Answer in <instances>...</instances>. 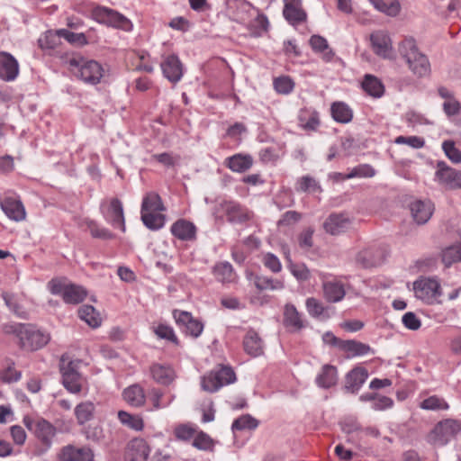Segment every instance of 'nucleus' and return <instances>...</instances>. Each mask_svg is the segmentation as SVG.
Returning <instances> with one entry per match:
<instances>
[{
  "instance_id": "f257e3e1",
  "label": "nucleus",
  "mask_w": 461,
  "mask_h": 461,
  "mask_svg": "<svg viewBox=\"0 0 461 461\" xmlns=\"http://www.w3.org/2000/svg\"><path fill=\"white\" fill-rule=\"evenodd\" d=\"M2 331L6 335L15 336L19 340L20 348L30 351L43 348L50 340L49 333L29 323H5L2 326Z\"/></svg>"
},
{
  "instance_id": "f03ea898",
  "label": "nucleus",
  "mask_w": 461,
  "mask_h": 461,
  "mask_svg": "<svg viewBox=\"0 0 461 461\" xmlns=\"http://www.w3.org/2000/svg\"><path fill=\"white\" fill-rule=\"evenodd\" d=\"M399 53L405 60L411 73L423 77L430 73V63L428 57L419 50L413 38H405L399 45Z\"/></svg>"
},
{
  "instance_id": "7ed1b4c3",
  "label": "nucleus",
  "mask_w": 461,
  "mask_h": 461,
  "mask_svg": "<svg viewBox=\"0 0 461 461\" xmlns=\"http://www.w3.org/2000/svg\"><path fill=\"white\" fill-rule=\"evenodd\" d=\"M68 65L69 70L86 84L97 85L104 76V68L99 62L81 56L68 59Z\"/></svg>"
},
{
  "instance_id": "20e7f679",
  "label": "nucleus",
  "mask_w": 461,
  "mask_h": 461,
  "mask_svg": "<svg viewBox=\"0 0 461 461\" xmlns=\"http://www.w3.org/2000/svg\"><path fill=\"white\" fill-rule=\"evenodd\" d=\"M48 289L53 295H59L68 304H78L87 295L86 288L63 279L53 278L48 283Z\"/></svg>"
},
{
  "instance_id": "39448f33",
  "label": "nucleus",
  "mask_w": 461,
  "mask_h": 461,
  "mask_svg": "<svg viewBox=\"0 0 461 461\" xmlns=\"http://www.w3.org/2000/svg\"><path fill=\"white\" fill-rule=\"evenodd\" d=\"M91 17L98 23L124 32H131L133 28L130 19L118 11L106 6H95L91 11Z\"/></svg>"
},
{
  "instance_id": "423d86ee",
  "label": "nucleus",
  "mask_w": 461,
  "mask_h": 461,
  "mask_svg": "<svg viewBox=\"0 0 461 461\" xmlns=\"http://www.w3.org/2000/svg\"><path fill=\"white\" fill-rule=\"evenodd\" d=\"M80 361L70 360L63 355L60 358L59 369L64 387L72 393H78L82 390V376L78 371Z\"/></svg>"
},
{
  "instance_id": "0eeeda50",
  "label": "nucleus",
  "mask_w": 461,
  "mask_h": 461,
  "mask_svg": "<svg viewBox=\"0 0 461 461\" xmlns=\"http://www.w3.org/2000/svg\"><path fill=\"white\" fill-rule=\"evenodd\" d=\"M413 290L416 298L427 304L435 303L442 294L440 282L437 277L420 276L413 283Z\"/></svg>"
},
{
  "instance_id": "6e6552de",
  "label": "nucleus",
  "mask_w": 461,
  "mask_h": 461,
  "mask_svg": "<svg viewBox=\"0 0 461 461\" xmlns=\"http://www.w3.org/2000/svg\"><path fill=\"white\" fill-rule=\"evenodd\" d=\"M236 380V375L230 366H221L217 370L211 371L202 378L203 390L214 393L224 385H228Z\"/></svg>"
},
{
  "instance_id": "1a4fd4ad",
  "label": "nucleus",
  "mask_w": 461,
  "mask_h": 461,
  "mask_svg": "<svg viewBox=\"0 0 461 461\" xmlns=\"http://www.w3.org/2000/svg\"><path fill=\"white\" fill-rule=\"evenodd\" d=\"M387 253V248L384 245L372 244L359 250L355 261L363 268L376 267L384 263Z\"/></svg>"
},
{
  "instance_id": "9d476101",
  "label": "nucleus",
  "mask_w": 461,
  "mask_h": 461,
  "mask_svg": "<svg viewBox=\"0 0 461 461\" xmlns=\"http://www.w3.org/2000/svg\"><path fill=\"white\" fill-rule=\"evenodd\" d=\"M101 212L105 221L114 228L125 231V220L122 202L118 198L104 199L100 203Z\"/></svg>"
},
{
  "instance_id": "9b49d317",
  "label": "nucleus",
  "mask_w": 461,
  "mask_h": 461,
  "mask_svg": "<svg viewBox=\"0 0 461 461\" xmlns=\"http://www.w3.org/2000/svg\"><path fill=\"white\" fill-rule=\"evenodd\" d=\"M434 180L450 190L461 189V170L449 167L445 161L437 162Z\"/></svg>"
},
{
  "instance_id": "f8f14e48",
  "label": "nucleus",
  "mask_w": 461,
  "mask_h": 461,
  "mask_svg": "<svg viewBox=\"0 0 461 461\" xmlns=\"http://www.w3.org/2000/svg\"><path fill=\"white\" fill-rule=\"evenodd\" d=\"M227 221L232 224H245L253 219L254 213L239 202L230 200L220 203Z\"/></svg>"
},
{
  "instance_id": "ddd939ff",
  "label": "nucleus",
  "mask_w": 461,
  "mask_h": 461,
  "mask_svg": "<svg viewBox=\"0 0 461 461\" xmlns=\"http://www.w3.org/2000/svg\"><path fill=\"white\" fill-rule=\"evenodd\" d=\"M23 422L46 447L51 446L52 439L56 435V428L50 422L44 419L32 420L27 417L24 418Z\"/></svg>"
},
{
  "instance_id": "4468645a",
  "label": "nucleus",
  "mask_w": 461,
  "mask_h": 461,
  "mask_svg": "<svg viewBox=\"0 0 461 461\" xmlns=\"http://www.w3.org/2000/svg\"><path fill=\"white\" fill-rule=\"evenodd\" d=\"M460 430V425L454 420H445L438 422L430 434V442L435 446L447 444Z\"/></svg>"
},
{
  "instance_id": "2eb2a0df",
  "label": "nucleus",
  "mask_w": 461,
  "mask_h": 461,
  "mask_svg": "<svg viewBox=\"0 0 461 461\" xmlns=\"http://www.w3.org/2000/svg\"><path fill=\"white\" fill-rule=\"evenodd\" d=\"M173 318L175 319L178 328L186 336L196 339L202 334L203 330V322L197 319H194L188 312L174 310Z\"/></svg>"
},
{
  "instance_id": "dca6fc26",
  "label": "nucleus",
  "mask_w": 461,
  "mask_h": 461,
  "mask_svg": "<svg viewBox=\"0 0 461 461\" xmlns=\"http://www.w3.org/2000/svg\"><path fill=\"white\" fill-rule=\"evenodd\" d=\"M160 68L163 76L171 83H178L184 75V66L176 54L167 55L163 58Z\"/></svg>"
},
{
  "instance_id": "f3484780",
  "label": "nucleus",
  "mask_w": 461,
  "mask_h": 461,
  "mask_svg": "<svg viewBox=\"0 0 461 461\" xmlns=\"http://www.w3.org/2000/svg\"><path fill=\"white\" fill-rule=\"evenodd\" d=\"M0 206L8 219L14 221H22L26 218L25 208L16 195H5L0 200Z\"/></svg>"
},
{
  "instance_id": "a211bd4d",
  "label": "nucleus",
  "mask_w": 461,
  "mask_h": 461,
  "mask_svg": "<svg viewBox=\"0 0 461 461\" xmlns=\"http://www.w3.org/2000/svg\"><path fill=\"white\" fill-rule=\"evenodd\" d=\"M350 225L351 220L346 213H331L323 222L325 231L333 236L347 231Z\"/></svg>"
},
{
  "instance_id": "6ab92c4d",
  "label": "nucleus",
  "mask_w": 461,
  "mask_h": 461,
  "mask_svg": "<svg viewBox=\"0 0 461 461\" xmlns=\"http://www.w3.org/2000/svg\"><path fill=\"white\" fill-rule=\"evenodd\" d=\"M19 75V63L16 59L5 51L0 52V79L14 81Z\"/></svg>"
},
{
  "instance_id": "aec40b11",
  "label": "nucleus",
  "mask_w": 461,
  "mask_h": 461,
  "mask_svg": "<svg viewBox=\"0 0 461 461\" xmlns=\"http://www.w3.org/2000/svg\"><path fill=\"white\" fill-rule=\"evenodd\" d=\"M284 2L283 14L291 25L296 26L306 21L307 14L302 8L301 0H284Z\"/></svg>"
},
{
  "instance_id": "412c9836",
  "label": "nucleus",
  "mask_w": 461,
  "mask_h": 461,
  "mask_svg": "<svg viewBox=\"0 0 461 461\" xmlns=\"http://www.w3.org/2000/svg\"><path fill=\"white\" fill-rule=\"evenodd\" d=\"M59 458L61 461H94L95 454L89 447L68 445L61 449Z\"/></svg>"
},
{
  "instance_id": "4be33fe9",
  "label": "nucleus",
  "mask_w": 461,
  "mask_h": 461,
  "mask_svg": "<svg viewBox=\"0 0 461 461\" xmlns=\"http://www.w3.org/2000/svg\"><path fill=\"white\" fill-rule=\"evenodd\" d=\"M245 27L249 32L250 36L259 38L268 32L270 23L267 16L257 8Z\"/></svg>"
},
{
  "instance_id": "5701e85b",
  "label": "nucleus",
  "mask_w": 461,
  "mask_h": 461,
  "mask_svg": "<svg viewBox=\"0 0 461 461\" xmlns=\"http://www.w3.org/2000/svg\"><path fill=\"white\" fill-rule=\"evenodd\" d=\"M434 203L430 200H417L411 203V212L418 224L426 223L432 216Z\"/></svg>"
},
{
  "instance_id": "b1692460",
  "label": "nucleus",
  "mask_w": 461,
  "mask_h": 461,
  "mask_svg": "<svg viewBox=\"0 0 461 461\" xmlns=\"http://www.w3.org/2000/svg\"><path fill=\"white\" fill-rule=\"evenodd\" d=\"M195 225L185 219L175 221L170 228L171 233L180 240L191 241L196 239Z\"/></svg>"
},
{
  "instance_id": "393cba45",
  "label": "nucleus",
  "mask_w": 461,
  "mask_h": 461,
  "mask_svg": "<svg viewBox=\"0 0 461 461\" xmlns=\"http://www.w3.org/2000/svg\"><path fill=\"white\" fill-rule=\"evenodd\" d=\"M150 448L143 438H134L128 444L126 457L128 461H147Z\"/></svg>"
},
{
  "instance_id": "a878e982",
  "label": "nucleus",
  "mask_w": 461,
  "mask_h": 461,
  "mask_svg": "<svg viewBox=\"0 0 461 461\" xmlns=\"http://www.w3.org/2000/svg\"><path fill=\"white\" fill-rule=\"evenodd\" d=\"M368 377V372L365 367L357 366L350 370L346 375L345 389L352 393H357Z\"/></svg>"
},
{
  "instance_id": "bb28decb",
  "label": "nucleus",
  "mask_w": 461,
  "mask_h": 461,
  "mask_svg": "<svg viewBox=\"0 0 461 461\" xmlns=\"http://www.w3.org/2000/svg\"><path fill=\"white\" fill-rule=\"evenodd\" d=\"M371 44L375 54L389 58L392 53V42L390 37L384 32H375L370 36Z\"/></svg>"
},
{
  "instance_id": "cd10ccee",
  "label": "nucleus",
  "mask_w": 461,
  "mask_h": 461,
  "mask_svg": "<svg viewBox=\"0 0 461 461\" xmlns=\"http://www.w3.org/2000/svg\"><path fill=\"white\" fill-rule=\"evenodd\" d=\"M242 343L244 351L250 357H257L264 353L263 341L254 330L247 331Z\"/></svg>"
},
{
  "instance_id": "c85d7f7f",
  "label": "nucleus",
  "mask_w": 461,
  "mask_h": 461,
  "mask_svg": "<svg viewBox=\"0 0 461 461\" xmlns=\"http://www.w3.org/2000/svg\"><path fill=\"white\" fill-rule=\"evenodd\" d=\"M149 371L154 381L162 385H168L176 379L175 370L168 365L155 363Z\"/></svg>"
},
{
  "instance_id": "c756f323",
  "label": "nucleus",
  "mask_w": 461,
  "mask_h": 461,
  "mask_svg": "<svg viewBox=\"0 0 461 461\" xmlns=\"http://www.w3.org/2000/svg\"><path fill=\"white\" fill-rule=\"evenodd\" d=\"M323 296L329 303H339L346 295L344 285L337 280L322 282Z\"/></svg>"
},
{
  "instance_id": "7c9ffc66",
  "label": "nucleus",
  "mask_w": 461,
  "mask_h": 461,
  "mask_svg": "<svg viewBox=\"0 0 461 461\" xmlns=\"http://www.w3.org/2000/svg\"><path fill=\"white\" fill-rule=\"evenodd\" d=\"M317 386L322 389L333 387L338 383V370L335 366L326 364L322 366L315 378Z\"/></svg>"
},
{
  "instance_id": "2f4dec72",
  "label": "nucleus",
  "mask_w": 461,
  "mask_h": 461,
  "mask_svg": "<svg viewBox=\"0 0 461 461\" xmlns=\"http://www.w3.org/2000/svg\"><path fill=\"white\" fill-rule=\"evenodd\" d=\"M122 397L130 406L134 408H140L146 402L144 389L138 384L125 388L122 392Z\"/></svg>"
},
{
  "instance_id": "473e14b6",
  "label": "nucleus",
  "mask_w": 461,
  "mask_h": 461,
  "mask_svg": "<svg viewBox=\"0 0 461 461\" xmlns=\"http://www.w3.org/2000/svg\"><path fill=\"white\" fill-rule=\"evenodd\" d=\"M340 350L347 353V357L348 358L366 356L368 354H374V349L366 343L355 340V339H347L344 340Z\"/></svg>"
},
{
  "instance_id": "72a5a7b5",
  "label": "nucleus",
  "mask_w": 461,
  "mask_h": 461,
  "mask_svg": "<svg viewBox=\"0 0 461 461\" xmlns=\"http://www.w3.org/2000/svg\"><path fill=\"white\" fill-rule=\"evenodd\" d=\"M284 325L292 331H299L304 327L302 316L294 304L285 306Z\"/></svg>"
},
{
  "instance_id": "f704fd0d",
  "label": "nucleus",
  "mask_w": 461,
  "mask_h": 461,
  "mask_svg": "<svg viewBox=\"0 0 461 461\" xmlns=\"http://www.w3.org/2000/svg\"><path fill=\"white\" fill-rule=\"evenodd\" d=\"M310 45L312 50L321 55V59L325 62H330L333 59L335 53L331 48H330L327 40L320 35H312L310 38Z\"/></svg>"
},
{
  "instance_id": "c9c22d12",
  "label": "nucleus",
  "mask_w": 461,
  "mask_h": 461,
  "mask_svg": "<svg viewBox=\"0 0 461 461\" xmlns=\"http://www.w3.org/2000/svg\"><path fill=\"white\" fill-rule=\"evenodd\" d=\"M226 166L233 172L243 173L253 165V159L249 155L235 154L226 158Z\"/></svg>"
},
{
  "instance_id": "e433bc0d",
  "label": "nucleus",
  "mask_w": 461,
  "mask_h": 461,
  "mask_svg": "<svg viewBox=\"0 0 461 461\" xmlns=\"http://www.w3.org/2000/svg\"><path fill=\"white\" fill-rule=\"evenodd\" d=\"M363 90L372 97L379 98L384 93V86L376 77L366 74L362 81Z\"/></svg>"
},
{
  "instance_id": "4c0bfd02",
  "label": "nucleus",
  "mask_w": 461,
  "mask_h": 461,
  "mask_svg": "<svg viewBox=\"0 0 461 461\" xmlns=\"http://www.w3.org/2000/svg\"><path fill=\"white\" fill-rule=\"evenodd\" d=\"M166 208L162 203L161 197L154 192L148 193L142 199L141 213L143 212H160Z\"/></svg>"
},
{
  "instance_id": "58836bf2",
  "label": "nucleus",
  "mask_w": 461,
  "mask_h": 461,
  "mask_svg": "<svg viewBox=\"0 0 461 461\" xmlns=\"http://www.w3.org/2000/svg\"><path fill=\"white\" fill-rule=\"evenodd\" d=\"M330 112L332 118L340 123H348L353 118L351 108L344 102H334L331 104Z\"/></svg>"
},
{
  "instance_id": "ea45409f",
  "label": "nucleus",
  "mask_w": 461,
  "mask_h": 461,
  "mask_svg": "<svg viewBox=\"0 0 461 461\" xmlns=\"http://www.w3.org/2000/svg\"><path fill=\"white\" fill-rule=\"evenodd\" d=\"M320 123V114L315 110H304L299 114V125L305 131H314Z\"/></svg>"
},
{
  "instance_id": "a19ab883",
  "label": "nucleus",
  "mask_w": 461,
  "mask_h": 461,
  "mask_svg": "<svg viewBox=\"0 0 461 461\" xmlns=\"http://www.w3.org/2000/svg\"><path fill=\"white\" fill-rule=\"evenodd\" d=\"M118 420L122 425L132 430L141 431L144 429V420L140 415L131 414L125 411H119Z\"/></svg>"
},
{
  "instance_id": "79ce46f5",
  "label": "nucleus",
  "mask_w": 461,
  "mask_h": 461,
  "mask_svg": "<svg viewBox=\"0 0 461 461\" xmlns=\"http://www.w3.org/2000/svg\"><path fill=\"white\" fill-rule=\"evenodd\" d=\"M256 9L249 2H240L237 4L236 9L232 13V20L245 26Z\"/></svg>"
},
{
  "instance_id": "37998d69",
  "label": "nucleus",
  "mask_w": 461,
  "mask_h": 461,
  "mask_svg": "<svg viewBox=\"0 0 461 461\" xmlns=\"http://www.w3.org/2000/svg\"><path fill=\"white\" fill-rule=\"evenodd\" d=\"M192 446L198 450L213 452L215 441L209 434L198 429L193 438Z\"/></svg>"
},
{
  "instance_id": "c03bdc74",
  "label": "nucleus",
  "mask_w": 461,
  "mask_h": 461,
  "mask_svg": "<svg viewBox=\"0 0 461 461\" xmlns=\"http://www.w3.org/2000/svg\"><path fill=\"white\" fill-rule=\"evenodd\" d=\"M197 429L198 427L193 423H180L175 426L173 433L176 440L189 442L194 438Z\"/></svg>"
},
{
  "instance_id": "a18cd8bd",
  "label": "nucleus",
  "mask_w": 461,
  "mask_h": 461,
  "mask_svg": "<svg viewBox=\"0 0 461 461\" xmlns=\"http://www.w3.org/2000/svg\"><path fill=\"white\" fill-rule=\"evenodd\" d=\"M95 405L92 402L86 401L77 404L75 408V416L79 425H84L94 418Z\"/></svg>"
},
{
  "instance_id": "49530a36",
  "label": "nucleus",
  "mask_w": 461,
  "mask_h": 461,
  "mask_svg": "<svg viewBox=\"0 0 461 461\" xmlns=\"http://www.w3.org/2000/svg\"><path fill=\"white\" fill-rule=\"evenodd\" d=\"M253 283L257 289L259 291L282 290L285 287L284 282L282 280L274 279L266 276H255Z\"/></svg>"
},
{
  "instance_id": "de8ad7c7",
  "label": "nucleus",
  "mask_w": 461,
  "mask_h": 461,
  "mask_svg": "<svg viewBox=\"0 0 461 461\" xmlns=\"http://www.w3.org/2000/svg\"><path fill=\"white\" fill-rule=\"evenodd\" d=\"M78 315L92 328H97L101 325L100 314L92 305L85 304L81 306L78 310Z\"/></svg>"
},
{
  "instance_id": "09e8293b",
  "label": "nucleus",
  "mask_w": 461,
  "mask_h": 461,
  "mask_svg": "<svg viewBox=\"0 0 461 461\" xmlns=\"http://www.w3.org/2000/svg\"><path fill=\"white\" fill-rule=\"evenodd\" d=\"M166 217L159 212H143L141 221L151 230H158L165 225Z\"/></svg>"
},
{
  "instance_id": "8fccbe9b",
  "label": "nucleus",
  "mask_w": 461,
  "mask_h": 461,
  "mask_svg": "<svg viewBox=\"0 0 461 461\" xmlns=\"http://www.w3.org/2000/svg\"><path fill=\"white\" fill-rule=\"evenodd\" d=\"M259 425V421L250 414H244L234 420L231 425L232 430H253Z\"/></svg>"
},
{
  "instance_id": "3c124183",
  "label": "nucleus",
  "mask_w": 461,
  "mask_h": 461,
  "mask_svg": "<svg viewBox=\"0 0 461 461\" xmlns=\"http://www.w3.org/2000/svg\"><path fill=\"white\" fill-rule=\"evenodd\" d=\"M213 275L221 283L230 282L234 276L233 267L229 262H221L214 266Z\"/></svg>"
},
{
  "instance_id": "603ef678",
  "label": "nucleus",
  "mask_w": 461,
  "mask_h": 461,
  "mask_svg": "<svg viewBox=\"0 0 461 461\" xmlns=\"http://www.w3.org/2000/svg\"><path fill=\"white\" fill-rule=\"evenodd\" d=\"M163 392L158 388H153L149 391V401L153 405V410H159L168 407L176 398V396L172 394L167 401H165L163 400Z\"/></svg>"
},
{
  "instance_id": "864d4df0",
  "label": "nucleus",
  "mask_w": 461,
  "mask_h": 461,
  "mask_svg": "<svg viewBox=\"0 0 461 461\" xmlns=\"http://www.w3.org/2000/svg\"><path fill=\"white\" fill-rule=\"evenodd\" d=\"M442 262L446 267L461 261V244H456L446 248L442 251Z\"/></svg>"
},
{
  "instance_id": "5fc2aeb1",
  "label": "nucleus",
  "mask_w": 461,
  "mask_h": 461,
  "mask_svg": "<svg viewBox=\"0 0 461 461\" xmlns=\"http://www.w3.org/2000/svg\"><path fill=\"white\" fill-rule=\"evenodd\" d=\"M369 1L376 10H378L389 16H396L400 13L401 5L397 0L391 2L389 5L384 3L383 0H369Z\"/></svg>"
},
{
  "instance_id": "6e6d98bb",
  "label": "nucleus",
  "mask_w": 461,
  "mask_h": 461,
  "mask_svg": "<svg viewBox=\"0 0 461 461\" xmlns=\"http://www.w3.org/2000/svg\"><path fill=\"white\" fill-rule=\"evenodd\" d=\"M58 34L59 37L64 38L68 42L76 46L82 47L88 44L86 36L83 32L77 33L67 29H59L58 30Z\"/></svg>"
},
{
  "instance_id": "4d7b16f0",
  "label": "nucleus",
  "mask_w": 461,
  "mask_h": 461,
  "mask_svg": "<svg viewBox=\"0 0 461 461\" xmlns=\"http://www.w3.org/2000/svg\"><path fill=\"white\" fill-rule=\"evenodd\" d=\"M295 189L298 192H316L321 190L319 183L311 176H303L298 178Z\"/></svg>"
},
{
  "instance_id": "13d9d810",
  "label": "nucleus",
  "mask_w": 461,
  "mask_h": 461,
  "mask_svg": "<svg viewBox=\"0 0 461 461\" xmlns=\"http://www.w3.org/2000/svg\"><path fill=\"white\" fill-rule=\"evenodd\" d=\"M59 38L58 30L48 31L39 38L38 44L42 50H53L59 44Z\"/></svg>"
},
{
  "instance_id": "bf43d9fd",
  "label": "nucleus",
  "mask_w": 461,
  "mask_h": 461,
  "mask_svg": "<svg viewBox=\"0 0 461 461\" xmlns=\"http://www.w3.org/2000/svg\"><path fill=\"white\" fill-rule=\"evenodd\" d=\"M273 86L275 90L280 95H288L294 88V82L288 76H282L274 79Z\"/></svg>"
},
{
  "instance_id": "052dcab7",
  "label": "nucleus",
  "mask_w": 461,
  "mask_h": 461,
  "mask_svg": "<svg viewBox=\"0 0 461 461\" xmlns=\"http://www.w3.org/2000/svg\"><path fill=\"white\" fill-rule=\"evenodd\" d=\"M288 268L291 274L300 282L308 281L311 278V271L303 263H293L290 261Z\"/></svg>"
},
{
  "instance_id": "680f3d73",
  "label": "nucleus",
  "mask_w": 461,
  "mask_h": 461,
  "mask_svg": "<svg viewBox=\"0 0 461 461\" xmlns=\"http://www.w3.org/2000/svg\"><path fill=\"white\" fill-rule=\"evenodd\" d=\"M375 175V170L369 164H360L353 167L349 173H348L344 178H355V177H373Z\"/></svg>"
},
{
  "instance_id": "e2e57ef3",
  "label": "nucleus",
  "mask_w": 461,
  "mask_h": 461,
  "mask_svg": "<svg viewBox=\"0 0 461 461\" xmlns=\"http://www.w3.org/2000/svg\"><path fill=\"white\" fill-rule=\"evenodd\" d=\"M155 334L162 339L172 342L175 345H179V340L172 327L166 324H158L154 329Z\"/></svg>"
},
{
  "instance_id": "0e129e2a",
  "label": "nucleus",
  "mask_w": 461,
  "mask_h": 461,
  "mask_svg": "<svg viewBox=\"0 0 461 461\" xmlns=\"http://www.w3.org/2000/svg\"><path fill=\"white\" fill-rule=\"evenodd\" d=\"M420 407L423 410L430 411L447 410L448 409V404L444 399L433 395L423 400L420 402Z\"/></svg>"
},
{
  "instance_id": "69168bd1",
  "label": "nucleus",
  "mask_w": 461,
  "mask_h": 461,
  "mask_svg": "<svg viewBox=\"0 0 461 461\" xmlns=\"http://www.w3.org/2000/svg\"><path fill=\"white\" fill-rule=\"evenodd\" d=\"M442 149L447 158L453 163L458 164L461 162V151L456 148L453 140L443 141Z\"/></svg>"
},
{
  "instance_id": "338daca9",
  "label": "nucleus",
  "mask_w": 461,
  "mask_h": 461,
  "mask_svg": "<svg viewBox=\"0 0 461 461\" xmlns=\"http://www.w3.org/2000/svg\"><path fill=\"white\" fill-rule=\"evenodd\" d=\"M263 265L273 273H279L282 270V264L279 258L273 253L267 252L262 256Z\"/></svg>"
},
{
  "instance_id": "774afa93",
  "label": "nucleus",
  "mask_w": 461,
  "mask_h": 461,
  "mask_svg": "<svg viewBox=\"0 0 461 461\" xmlns=\"http://www.w3.org/2000/svg\"><path fill=\"white\" fill-rule=\"evenodd\" d=\"M306 309L309 314L312 317L318 318L324 314L325 307L323 304L314 297H310L306 300Z\"/></svg>"
}]
</instances>
